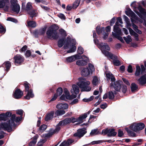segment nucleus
I'll use <instances>...</instances> for the list:
<instances>
[{
    "label": "nucleus",
    "mask_w": 146,
    "mask_h": 146,
    "mask_svg": "<svg viewBox=\"0 0 146 146\" xmlns=\"http://www.w3.org/2000/svg\"><path fill=\"white\" fill-rule=\"evenodd\" d=\"M15 117V114L12 115L11 118L8 120V121L1 123L0 125L1 127L4 130H7L9 132L10 131L12 130V127L15 125V121L16 122H19L22 119L21 116Z\"/></svg>",
    "instance_id": "nucleus-1"
},
{
    "label": "nucleus",
    "mask_w": 146,
    "mask_h": 146,
    "mask_svg": "<svg viewBox=\"0 0 146 146\" xmlns=\"http://www.w3.org/2000/svg\"><path fill=\"white\" fill-rule=\"evenodd\" d=\"M106 76L108 78V80L111 79V82L110 86V88L112 89L113 88L117 91H119L121 89V86L120 81L115 82V79L113 75L110 72H106Z\"/></svg>",
    "instance_id": "nucleus-2"
},
{
    "label": "nucleus",
    "mask_w": 146,
    "mask_h": 146,
    "mask_svg": "<svg viewBox=\"0 0 146 146\" xmlns=\"http://www.w3.org/2000/svg\"><path fill=\"white\" fill-rule=\"evenodd\" d=\"M79 81L77 84L81 89L82 91L89 92L91 90V88L89 86L90 84V82L82 78H79Z\"/></svg>",
    "instance_id": "nucleus-3"
},
{
    "label": "nucleus",
    "mask_w": 146,
    "mask_h": 146,
    "mask_svg": "<svg viewBox=\"0 0 146 146\" xmlns=\"http://www.w3.org/2000/svg\"><path fill=\"white\" fill-rule=\"evenodd\" d=\"M71 39L69 37H67L66 41L64 46V48L67 49L70 48V49L67 51V53H71L74 52L76 50V47L74 44H72L71 42Z\"/></svg>",
    "instance_id": "nucleus-4"
},
{
    "label": "nucleus",
    "mask_w": 146,
    "mask_h": 146,
    "mask_svg": "<svg viewBox=\"0 0 146 146\" xmlns=\"http://www.w3.org/2000/svg\"><path fill=\"white\" fill-rule=\"evenodd\" d=\"M101 49L103 51V53L106 56L108 57H109L110 58L113 60V63L116 66H118L120 65V61L117 60H116L117 57L116 56L113 55L111 53L108 51H106L104 50L103 47H101Z\"/></svg>",
    "instance_id": "nucleus-5"
},
{
    "label": "nucleus",
    "mask_w": 146,
    "mask_h": 146,
    "mask_svg": "<svg viewBox=\"0 0 146 146\" xmlns=\"http://www.w3.org/2000/svg\"><path fill=\"white\" fill-rule=\"evenodd\" d=\"M46 34L47 38L50 39H57L59 36L56 31L54 30L52 27L49 28Z\"/></svg>",
    "instance_id": "nucleus-6"
},
{
    "label": "nucleus",
    "mask_w": 146,
    "mask_h": 146,
    "mask_svg": "<svg viewBox=\"0 0 146 146\" xmlns=\"http://www.w3.org/2000/svg\"><path fill=\"white\" fill-rule=\"evenodd\" d=\"M145 127V125L143 123H134L130 126L129 128L132 131L136 132L143 129Z\"/></svg>",
    "instance_id": "nucleus-7"
},
{
    "label": "nucleus",
    "mask_w": 146,
    "mask_h": 146,
    "mask_svg": "<svg viewBox=\"0 0 146 146\" xmlns=\"http://www.w3.org/2000/svg\"><path fill=\"white\" fill-rule=\"evenodd\" d=\"M11 7L13 11L16 13H18L20 10V7L17 3V0H11Z\"/></svg>",
    "instance_id": "nucleus-8"
},
{
    "label": "nucleus",
    "mask_w": 146,
    "mask_h": 146,
    "mask_svg": "<svg viewBox=\"0 0 146 146\" xmlns=\"http://www.w3.org/2000/svg\"><path fill=\"white\" fill-rule=\"evenodd\" d=\"M94 41L95 44L97 45L98 47L101 50L102 53L103 51L101 49V47H102L104 48V50L106 51H108L110 50V47L107 43H99L98 41L96 38H94Z\"/></svg>",
    "instance_id": "nucleus-9"
},
{
    "label": "nucleus",
    "mask_w": 146,
    "mask_h": 146,
    "mask_svg": "<svg viewBox=\"0 0 146 146\" xmlns=\"http://www.w3.org/2000/svg\"><path fill=\"white\" fill-rule=\"evenodd\" d=\"M88 60V57L84 56H82L81 59L77 61L76 64L79 66L85 65L87 64Z\"/></svg>",
    "instance_id": "nucleus-10"
},
{
    "label": "nucleus",
    "mask_w": 146,
    "mask_h": 146,
    "mask_svg": "<svg viewBox=\"0 0 146 146\" xmlns=\"http://www.w3.org/2000/svg\"><path fill=\"white\" fill-rule=\"evenodd\" d=\"M114 131L115 130L113 129H106L105 130H103L102 131V133L104 135L107 134L108 137L114 136L117 134V133Z\"/></svg>",
    "instance_id": "nucleus-11"
},
{
    "label": "nucleus",
    "mask_w": 146,
    "mask_h": 146,
    "mask_svg": "<svg viewBox=\"0 0 146 146\" xmlns=\"http://www.w3.org/2000/svg\"><path fill=\"white\" fill-rule=\"evenodd\" d=\"M9 5L10 3L8 0H0V8H4L5 11H7Z\"/></svg>",
    "instance_id": "nucleus-12"
},
{
    "label": "nucleus",
    "mask_w": 146,
    "mask_h": 146,
    "mask_svg": "<svg viewBox=\"0 0 146 146\" xmlns=\"http://www.w3.org/2000/svg\"><path fill=\"white\" fill-rule=\"evenodd\" d=\"M86 128H85L78 129L77 130V132L75 133L74 135L75 136H77L80 138L83 136L86 133Z\"/></svg>",
    "instance_id": "nucleus-13"
},
{
    "label": "nucleus",
    "mask_w": 146,
    "mask_h": 146,
    "mask_svg": "<svg viewBox=\"0 0 146 146\" xmlns=\"http://www.w3.org/2000/svg\"><path fill=\"white\" fill-rule=\"evenodd\" d=\"M23 92L19 89H16L13 94L15 98L18 99L21 98L23 96Z\"/></svg>",
    "instance_id": "nucleus-14"
},
{
    "label": "nucleus",
    "mask_w": 146,
    "mask_h": 146,
    "mask_svg": "<svg viewBox=\"0 0 146 146\" xmlns=\"http://www.w3.org/2000/svg\"><path fill=\"white\" fill-rule=\"evenodd\" d=\"M80 56L78 54H76L66 58V61L69 62H72L76 59H80Z\"/></svg>",
    "instance_id": "nucleus-15"
},
{
    "label": "nucleus",
    "mask_w": 146,
    "mask_h": 146,
    "mask_svg": "<svg viewBox=\"0 0 146 146\" xmlns=\"http://www.w3.org/2000/svg\"><path fill=\"white\" fill-rule=\"evenodd\" d=\"M46 30V27L41 28L39 30H36L34 32V34L36 37L38 35H42L44 34Z\"/></svg>",
    "instance_id": "nucleus-16"
},
{
    "label": "nucleus",
    "mask_w": 146,
    "mask_h": 146,
    "mask_svg": "<svg viewBox=\"0 0 146 146\" xmlns=\"http://www.w3.org/2000/svg\"><path fill=\"white\" fill-rule=\"evenodd\" d=\"M62 126V125H59V123L56 125L55 129L54 130L51 129L50 132L47 134V136H50L52 135L53 134L58 132L60 129V126Z\"/></svg>",
    "instance_id": "nucleus-17"
},
{
    "label": "nucleus",
    "mask_w": 146,
    "mask_h": 146,
    "mask_svg": "<svg viewBox=\"0 0 146 146\" xmlns=\"http://www.w3.org/2000/svg\"><path fill=\"white\" fill-rule=\"evenodd\" d=\"M15 62L16 63L20 64L23 61V58L22 56L19 55H17L14 57Z\"/></svg>",
    "instance_id": "nucleus-18"
},
{
    "label": "nucleus",
    "mask_w": 146,
    "mask_h": 146,
    "mask_svg": "<svg viewBox=\"0 0 146 146\" xmlns=\"http://www.w3.org/2000/svg\"><path fill=\"white\" fill-rule=\"evenodd\" d=\"M64 93L65 94L66 99L71 100L76 97V96L74 94H72L70 96L69 92L67 90L64 91Z\"/></svg>",
    "instance_id": "nucleus-19"
},
{
    "label": "nucleus",
    "mask_w": 146,
    "mask_h": 146,
    "mask_svg": "<svg viewBox=\"0 0 146 146\" xmlns=\"http://www.w3.org/2000/svg\"><path fill=\"white\" fill-rule=\"evenodd\" d=\"M56 108L59 109L65 110L68 108V104L66 103H60L57 105Z\"/></svg>",
    "instance_id": "nucleus-20"
},
{
    "label": "nucleus",
    "mask_w": 146,
    "mask_h": 146,
    "mask_svg": "<svg viewBox=\"0 0 146 146\" xmlns=\"http://www.w3.org/2000/svg\"><path fill=\"white\" fill-rule=\"evenodd\" d=\"M72 89L71 90V92L72 93H74L76 95L79 92V88L76 85L74 84L72 86Z\"/></svg>",
    "instance_id": "nucleus-21"
},
{
    "label": "nucleus",
    "mask_w": 146,
    "mask_h": 146,
    "mask_svg": "<svg viewBox=\"0 0 146 146\" xmlns=\"http://www.w3.org/2000/svg\"><path fill=\"white\" fill-rule=\"evenodd\" d=\"M74 141L72 139H69L67 141H64L59 146H68Z\"/></svg>",
    "instance_id": "nucleus-22"
},
{
    "label": "nucleus",
    "mask_w": 146,
    "mask_h": 146,
    "mask_svg": "<svg viewBox=\"0 0 146 146\" xmlns=\"http://www.w3.org/2000/svg\"><path fill=\"white\" fill-rule=\"evenodd\" d=\"M120 25L121 26V25L119 24V22L117 21L115 23V25L113 27V31L114 32H118L119 33H121V30L118 27V26Z\"/></svg>",
    "instance_id": "nucleus-23"
},
{
    "label": "nucleus",
    "mask_w": 146,
    "mask_h": 146,
    "mask_svg": "<svg viewBox=\"0 0 146 146\" xmlns=\"http://www.w3.org/2000/svg\"><path fill=\"white\" fill-rule=\"evenodd\" d=\"M140 84L143 85L146 83V74L141 76L138 80Z\"/></svg>",
    "instance_id": "nucleus-24"
},
{
    "label": "nucleus",
    "mask_w": 146,
    "mask_h": 146,
    "mask_svg": "<svg viewBox=\"0 0 146 146\" xmlns=\"http://www.w3.org/2000/svg\"><path fill=\"white\" fill-rule=\"evenodd\" d=\"M27 93L25 97V99L29 100L30 98H32L34 96V95L33 93V91L31 89H30L29 91H27Z\"/></svg>",
    "instance_id": "nucleus-25"
},
{
    "label": "nucleus",
    "mask_w": 146,
    "mask_h": 146,
    "mask_svg": "<svg viewBox=\"0 0 146 146\" xmlns=\"http://www.w3.org/2000/svg\"><path fill=\"white\" fill-rule=\"evenodd\" d=\"M54 114V112L53 111H52L48 113L46 115V117L45 118V121H47L52 119L53 118Z\"/></svg>",
    "instance_id": "nucleus-26"
},
{
    "label": "nucleus",
    "mask_w": 146,
    "mask_h": 146,
    "mask_svg": "<svg viewBox=\"0 0 146 146\" xmlns=\"http://www.w3.org/2000/svg\"><path fill=\"white\" fill-rule=\"evenodd\" d=\"M90 73V71L88 68H84L81 72L82 75L86 76L89 75Z\"/></svg>",
    "instance_id": "nucleus-27"
},
{
    "label": "nucleus",
    "mask_w": 146,
    "mask_h": 146,
    "mask_svg": "<svg viewBox=\"0 0 146 146\" xmlns=\"http://www.w3.org/2000/svg\"><path fill=\"white\" fill-rule=\"evenodd\" d=\"M70 119L69 118H68L60 121L59 123V125H64L70 123Z\"/></svg>",
    "instance_id": "nucleus-28"
},
{
    "label": "nucleus",
    "mask_w": 146,
    "mask_h": 146,
    "mask_svg": "<svg viewBox=\"0 0 146 146\" xmlns=\"http://www.w3.org/2000/svg\"><path fill=\"white\" fill-rule=\"evenodd\" d=\"M112 34L113 36L117 38L119 40L121 41L122 42L123 41V40L122 38L120 36V35L121 34V31L120 33H119L118 32L114 33L113 32L112 33Z\"/></svg>",
    "instance_id": "nucleus-29"
},
{
    "label": "nucleus",
    "mask_w": 146,
    "mask_h": 146,
    "mask_svg": "<svg viewBox=\"0 0 146 146\" xmlns=\"http://www.w3.org/2000/svg\"><path fill=\"white\" fill-rule=\"evenodd\" d=\"M87 116V113H84L82 116H79L78 118L77 119V122H79V123H81L83 122V120L85 119Z\"/></svg>",
    "instance_id": "nucleus-30"
},
{
    "label": "nucleus",
    "mask_w": 146,
    "mask_h": 146,
    "mask_svg": "<svg viewBox=\"0 0 146 146\" xmlns=\"http://www.w3.org/2000/svg\"><path fill=\"white\" fill-rule=\"evenodd\" d=\"M125 129L128 133L129 136L132 137L136 136V134L134 132L129 130L127 127H125Z\"/></svg>",
    "instance_id": "nucleus-31"
},
{
    "label": "nucleus",
    "mask_w": 146,
    "mask_h": 146,
    "mask_svg": "<svg viewBox=\"0 0 146 146\" xmlns=\"http://www.w3.org/2000/svg\"><path fill=\"white\" fill-rule=\"evenodd\" d=\"M99 83V80L96 76H94L93 77L92 80V84L94 86L97 85Z\"/></svg>",
    "instance_id": "nucleus-32"
},
{
    "label": "nucleus",
    "mask_w": 146,
    "mask_h": 146,
    "mask_svg": "<svg viewBox=\"0 0 146 146\" xmlns=\"http://www.w3.org/2000/svg\"><path fill=\"white\" fill-rule=\"evenodd\" d=\"M25 9L27 12H29L31 10V9H33V7L31 3L30 2H28L26 5Z\"/></svg>",
    "instance_id": "nucleus-33"
},
{
    "label": "nucleus",
    "mask_w": 146,
    "mask_h": 146,
    "mask_svg": "<svg viewBox=\"0 0 146 146\" xmlns=\"http://www.w3.org/2000/svg\"><path fill=\"white\" fill-rule=\"evenodd\" d=\"M27 25L29 27L35 28L36 26V24L35 21H30L27 22Z\"/></svg>",
    "instance_id": "nucleus-34"
},
{
    "label": "nucleus",
    "mask_w": 146,
    "mask_h": 146,
    "mask_svg": "<svg viewBox=\"0 0 146 146\" xmlns=\"http://www.w3.org/2000/svg\"><path fill=\"white\" fill-rule=\"evenodd\" d=\"M65 43V40L64 38H62L60 39L58 42V45L59 47H61L64 45Z\"/></svg>",
    "instance_id": "nucleus-35"
},
{
    "label": "nucleus",
    "mask_w": 146,
    "mask_h": 146,
    "mask_svg": "<svg viewBox=\"0 0 146 146\" xmlns=\"http://www.w3.org/2000/svg\"><path fill=\"white\" fill-rule=\"evenodd\" d=\"M116 92H115L114 91V93L113 92L111 91H110L109 92L108 94V97L110 99H112L114 97V94H116Z\"/></svg>",
    "instance_id": "nucleus-36"
},
{
    "label": "nucleus",
    "mask_w": 146,
    "mask_h": 146,
    "mask_svg": "<svg viewBox=\"0 0 146 146\" xmlns=\"http://www.w3.org/2000/svg\"><path fill=\"white\" fill-rule=\"evenodd\" d=\"M132 26L134 30L137 33L141 34L142 32L138 29V27L135 24H133Z\"/></svg>",
    "instance_id": "nucleus-37"
},
{
    "label": "nucleus",
    "mask_w": 146,
    "mask_h": 146,
    "mask_svg": "<svg viewBox=\"0 0 146 146\" xmlns=\"http://www.w3.org/2000/svg\"><path fill=\"white\" fill-rule=\"evenodd\" d=\"M65 111L64 110H58L56 111L55 114L57 115H61L65 114Z\"/></svg>",
    "instance_id": "nucleus-38"
},
{
    "label": "nucleus",
    "mask_w": 146,
    "mask_h": 146,
    "mask_svg": "<svg viewBox=\"0 0 146 146\" xmlns=\"http://www.w3.org/2000/svg\"><path fill=\"white\" fill-rule=\"evenodd\" d=\"M30 15V17H31L32 18L35 16L36 13L35 11L33 9H31V10L27 12Z\"/></svg>",
    "instance_id": "nucleus-39"
},
{
    "label": "nucleus",
    "mask_w": 146,
    "mask_h": 146,
    "mask_svg": "<svg viewBox=\"0 0 146 146\" xmlns=\"http://www.w3.org/2000/svg\"><path fill=\"white\" fill-rule=\"evenodd\" d=\"M59 33L62 36L65 37L67 36L66 31L62 29H60L59 30Z\"/></svg>",
    "instance_id": "nucleus-40"
},
{
    "label": "nucleus",
    "mask_w": 146,
    "mask_h": 146,
    "mask_svg": "<svg viewBox=\"0 0 146 146\" xmlns=\"http://www.w3.org/2000/svg\"><path fill=\"white\" fill-rule=\"evenodd\" d=\"M123 39L127 43H129V42H131L132 40L131 36L130 35L127 36V37H124Z\"/></svg>",
    "instance_id": "nucleus-41"
},
{
    "label": "nucleus",
    "mask_w": 146,
    "mask_h": 146,
    "mask_svg": "<svg viewBox=\"0 0 146 146\" xmlns=\"http://www.w3.org/2000/svg\"><path fill=\"white\" fill-rule=\"evenodd\" d=\"M136 71L135 73V75L136 76H139L141 72L140 68L139 66H137L136 67Z\"/></svg>",
    "instance_id": "nucleus-42"
},
{
    "label": "nucleus",
    "mask_w": 146,
    "mask_h": 146,
    "mask_svg": "<svg viewBox=\"0 0 146 146\" xmlns=\"http://www.w3.org/2000/svg\"><path fill=\"white\" fill-rule=\"evenodd\" d=\"M137 86L135 83H133L131 84V89L132 92H134L137 89Z\"/></svg>",
    "instance_id": "nucleus-43"
},
{
    "label": "nucleus",
    "mask_w": 146,
    "mask_h": 146,
    "mask_svg": "<svg viewBox=\"0 0 146 146\" xmlns=\"http://www.w3.org/2000/svg\"><path fill=\"white\" fill-rule=\"evenodd\" d=\"M47 127V126L46 125H42L39 127V130L40 132H43L46 129Z\"/></svg>",
    "instance_id": "nucleus-44"
},
{
    "label": "nucleus",
    "mask_w": 146,
    "mask_h": 146,
    "mask_svg": "<svg viewBox=\"0 0 146 146\" xmlns=\"http://www.w3.org/2000/svg\"><path fill=\"white\" fill-rule=\"evenodd\" d=\"M63 90L62 88L59 87L58 88L56 91V94L58 96H60L62 94Z\"/></svg>",
    "instance_id": "nucleus-45"
},
{
    "label": "nucleus",
    "mask_w": 146,
    "mask_h": 146,
    "mask_svg": "<svg viewBox=\"0 0 146 146\" xmlns=\"http://www.w3.org/2000/svg\"><path fill=\"white\" fill-rule=\"evenodd\" d=\"M88 67L90 69V72H92L94 71L95 69L94 66L91 64H89L88 65Z\"/></svg>",
    "instance_id": "nucleus-46"
},
{
    "label": "nucleus",
    "mask_w": 146,
    "mask_h": 146,
    "mask_svg": "<svg viewBox=\"0 0 146 146\" xmlns=\"http://www.w3.org/2000/svg\"><path fill=\"white\" fill-rule=\"evenodd\" d=\"M80 2L79 1L76 0L73 3V7L74 9L76 8L79 5Z\"/></svg>",
    "instance_id": "nucleus-47"
},
{
    "label": "nucleus",
    "mask_w": 146,
    "mask_h": 146,
    "mask_svg": "<svg viewBox=\"0 0 146 146\" xmlns=\"http://www.w3.org/2000/svg\"><path fill=\"white\" fill-rule=\"evenodd\" d=\"M24 85L26 92L29 91V90L30 84L26 82L25 83Z\"/></svg>",
    "instance_id": "nucleus-48"
},
{
    "label": "nucleus",
    "mask_w": 146,
    "mask_h": 146,
    "mask_svg": "<svg viewBox=\"0 0 146 146\" xmlns=\"http://www.w3.org/2000/svg\"><path fill=\"white\" fill-rule=\"evenodd\" d=\"M125 19L127 23V26L129 27H130L131 25L128 18L127 16H125Z\"/></svg>",
    "instance_id": "nucleus-49"
},
{
    "label": "nucleus",
    "mask_w": 146,
    "mask_h": 146,
    "mask_svg": "<svg viewBox=\"0 0 146 146\" xmlns=\"http://www.w3.org/2000/svg\"><path fill=\"white\" fill-rule=\"evenodd\" d=\"M0 120L5 121L7 120L5 113L0 114Z\"/></svg>",
    "instance_id": "nucleus-50"
},
{
    "label": "nucleus",
    "mask_w": 146,
    "mask_h": 146,
    "mask_svg": "<svg viewBox=\"0 0 146 146\" xmlns=\"http://www.w3.org/2000/svg\"><path fill=\"white\" fill-rule=\"evenodd\" d=\"M103 141L102 140H98L92 141L91 143L92 145L95 144H99L102 143Z\"/></svg>",
    "instance_id": "nucleus-51"
},
{
    "label": "nucleus",
    "mask_w": 146,
    "mask_h": 146,
    "mask_svg": "<svg viewBox=\"0 0 146 146\" xmlns=\"http://www.w3.org/2000/svg\"><path fill=\"white\" fill-rule=\"evenodd\" d=\"M5 29L0 24V33H4L5 32Z\"/></svg>",
    "instance_id": "nucleus-52"
},
{
    "label": "nucleus",
    "mask_w": 146,
    "mask_h": 146,
    "mask_svg": "<svg viewBox=\"0 0 146 146\" xmlns=\"http://www.w3.org/2000/svg\"><path fill=\"white\" fill-rule=\"evenodd\" d=\"M77 52L78 54H82L84 52V50L82 48L79 47L78 48Z\"/></svg>",
    "instance_id": "nucleus-53"
},
{
    "label": "nucleus",
    "mask_w": 146,
    "mask_h": 146,
    "mask_svg": "<svg viewBox=\"0 0 146 146\" xmlns=\"http://www.w3.org/2000/svg\"><path fill=\"white\" fill-rule=\"evenodd\" d=\"M36 139L34 138V139L32 141H31L29 143V145L30 146H34L36 142Z\"/></svg>",
    "instance_id": "nucleus-54"
},
{
    "label": "nucleus",
    "mask_w": 146,
    "mask_h": 146,
    "mask_svg": "<svg viewBox=\"0 0 146 146\" xmlns=\"http://www.w3.org/2000/svg\"><path fill=\"white\" fill-rule=\"evenodd\" d=\"M7 20L14 23H17V20L16 19L11 17H8Z\"/></svg>",
    "instance_id": "nucleus-55"
},
{
    "label": "nucleus",
    "mask_w": 146,
    "mask_h": 146,
    "mask_svg": "<svg viewBox=\"0 0 146 146\" xmlns=\"http://www.w3.org/2000/svg\"><path fill=\"white\" fill-rule=\"evenodd\" d=\"M11 66L10 62L9 61H7L5 63V68L6 69L8 70Z\"/></svg>",
    "instance_id": "nucleus-56"
},
{
    "label": "nucleus",
    "mask_w": 146,
    "mask_h": 146,
    "mask_svg": "<svg viewBox=\"0 0 146 146\" xmlns=\"http://www.w3.org/2000/svg\"><path fill=\"white\" fill-rule=\"evenodd\" d=\"M94 97L93 96H91L88 99L84 98L83 99V101L84 102H88L92 100L93 99Z\"/></svg>",
    "instance_id": "nucleus-57"
},
{
    "label": "nucleus",
    "mask_w": 146,
    "mask_h": 146,
    "mask_svg": "<svg viewBox=\"0 0 146 146\" xmlns=\"http://www.w3.org/2000/svg\"><path fill=\"white\" fill-rule=\"evenodd\" d=\"M6 116V118L7 120L8 119V118L9 117H10L11 115V112H7L5 114Z\"/></svg>",
    "instance_id": "nucleus-58"
},
{
    "label": "nucleus",
    "mask_w": 146,
    "mask_h": 146,
    "mask_svg": "<svg viewBox=\"0 0 146 146\" xmlns=\"http://www.w3.org/2000/svg\"><path fill=\"white\" fill-rule=\"evenodd\" d=\"M70 119V122H72L73 123H74L75 122H77V119H76L75 118L72 117L71 118H69Z\"/></svg>",
    "instance_id": "nucleus-59"
},
{
    "label": "nucleus",
    "mask_w": 146,
    "mask_h": 146,
    "mask_svg": "<svg viewBox=\"0 0 146 146\" xmlns=\"http://www.w3.org/2000/svg\"><path fill=\"white\" fill-rule=\"evenodd\" d=\"M58 16L62 19H65V16L64 14L62 13H60L58 14Z\"/></svg>",
    "instance_id": "nucleus-60"
},
{
    "label": "nucleus",
    "mask_w": 146,
    "mask_h": 146,
    "mask_svg": "<svg viewBox=\"0 0 146 146\" xmlns=\"http://www.w3.org/2000/svg\"><path fill=\"white\" fill-rule=\"evenodd\" d=\"M127 90V86H123L121 88L122 92L124 93L126 92Z\"/></svg>",
    "instance_id": "nucleus-61"
},
{
    "label": "nucleus",
    "mask_w": 146,
    "mask_h": 146,
    "mask_svg": "<svg viewBox=\"0 0 146 146\" xmlns=\"http://www.w3.org/2000/svg\"><path fill=\"white\" fill-rule=\"evenodd\" d=\"M127 70L129 72L131 73L132 72L133 70L131 65H129V66Z\"/></svg>",
    "instance_id": "nucleus-62"
},
{
    "label": "nucleus",
    "mask_w": 146,
    "mask_h": 146,
    "mask_svg": "<svg viewBox=\"0 0 146 146\" xmlns=\"http://www.w3.org/2000/svg\"><path fill=\"white\" fill-rule=\"evenodd\" d=\"M141 73H143V72H146V70H145V68L143 65H141Z\"/></svg>",
    "instance_id": "nucleus-63"
},
{
    "label": "nucleus",
    "mask_w": 146,
    "mask_h": 146,
    "mask_svg": "<svg viewBox=\"0 0 146 146\" xmlns=\"http://www.w3.org/2000/svg\"><path fill=\"white\" fill-rule=\"evenodd\" d=\"M27 47L26 45H25L19 50V51L20 52H23L26 50Z\"/></svg>",
    "instance_id": "nucleus-64"
}]
</instances>
